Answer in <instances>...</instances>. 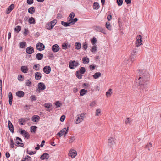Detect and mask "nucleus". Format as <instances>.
Here are the masks:
<instances>
[{"mask_svg":"<svg viewBox=\"0 0 161 161\" xmlns=\"http://www.w3.org/2000/svg\"><path fill=\"white\" fill-rule=\"evenodd\" d=\"M49 157V154L47 153H44L42 154L40 157V159L42 160L45 159L47 160Z\"/></svg>","mask_w":161,"mask_h":161,"instance_id":"4468645a","label":"nucleus"},{"mask_svg":"<svg viewBox=\"0 0 161 161\" xmlns=\"http://www.w3.org/2000/svg\"><path fill=\"white\" fill-rule=\"evenodd\" d=\"M37 127L36 126H32L31 127V132L35 133Z\"/></svg>","mask_w":161,"mask_h":161,"instance_id":"c9c22d12","label":"nucleus"},{"mask_svg":"<svg viewBox=\"0 0 161 161\" xmlns=\"http://www.w3.org/2000/svg\"><path fill=\"white\" fill-rule=\"evenodd\" d=\"M43 72L47 74H49L51 71V68L49 66H46L43 69Z\"/></svg>","mask_w":161,"mask_h":161,"instance_id":"9b49d317","label":"nucleus"},{"mask_svg":"<svg viewBox=\"0 0 161 161\" xmlns=\"http://www.w3.org/2000/svg\"><path fill=\"white\" fill-rule=\"evenodd\" d=\"M87 92V91L85 89H81L80 91V95L81 96H83L84 95L86 94Z\"/></svg>","mask_w":161,"mask_h":161,"instance_id":"a878e982","label":"nucleus"},{"mask_svg":"<svg viewBox=\"0 0 161 161\" xmlns=\"http://www.w3.org/2000/svg\"><path fill=\"white\" fill-rule=\"evenodd\" d=\"M41 77V74L38 72H37L35 74V78L37 80H40Z\"/></svg>","mask_w":161,"mask_h":161,"instance_id":"393cba45","label":"nucleus"},{"mask_svg":"<svg viewBox=\"0 0 161 161\" xmlns=\"http://www.w3.org/2000/svg\"><path fill=\"white\" fill-rule=\"evenodd\" d=\"M14 4H12L9 6L6 11V13L8 14L12 11L14 8Z\"/></svg>","mask_w":161,"mask_h":161,"instance_id":"f8f14e48","label":"nucleus"},{"mask_svg":"<svg viewBox=\"0 0 161 161\" xmlns=\"http://www.w3.org/2000/svg\"><path fill=\"white\" fill-rule=\"evenodd\" d=\"M61 24L65 27L69 26L71 25L69 21V20H68V22H65L63 21H62L61 22Z\"/></svg>","mask_w":161,"mask_h":161,"instance_id":"5701e85b","label":"nucleus"},{"mask_svg":"<svg viewBox=\"0 0 161 161\" xmlns=\"http://www.w3.org/2000/svg\"><path fill=\"white\" fill-rule=\"evenodd\" d=\"M101 75V73L100 72H97L93 75V76L94 78L96 79L99 77Z\"/></svg>","mask_w":161,"mask_h":161,"instance_id":"e433bc0d","label":"nucleus"},{"mask_svg":"<svg viewBox=\"0 0 161 161\" xmlns=\"http://www.w3.org/2000/svg\"><path fill=\"white\" fill-rule=\"evenodd\" d=\"M75 140V137L74 136H71L69 138V143H72Z\"/></svg>","mask_w":161,"mask_h":161,"instance_id":"c03bdc74","label":"nucleus"},{"mask_svg":"<svg viewBox=\"0 0 161 161\" xmlns=\"http://www.w3.org/2000/svg\"><path fill=\"white\" fill-rule=\"evenodd\" d=\"M91 42L93 45L95 44L97 42L96 38L95 37H94L93 39L91 40Z\"/></svg>","mask_w":161,"mask_h":161,"instance_id":"052dcab7","label":"nucleus"},{"mask_svg":"<svg viewBox=\"0 0 161 161\" xmlns=\"http://www.w3.org/2000/svg\"><path fill=\"white\" fill-rule=\"evenodd\" d=\"M77 21L78 19L77 18H75L74 19H72L69 20V21L71 25H74Z\"/></svg>","mask_w":161,"mask_h":161,"instance_id":"bb28decb","label":"nucleus"},{"mask_svg":"<svg viewBox=\"0 0 161 161\" xmlns=\"http://www.w3.org/2000/svg\"><path fill=\"white\" fill-rule=\"evenodd\" d=\"M79 65V63L75 61L71 60L70 61L69 63V68L71 69H74L75 68L77 67Z\"/></svg>","mask_w":161,"mask_h":161,"instance_id":"39448f33","label":"nucleus"},{"mask_svg":"<svg viewBox=\"0 0 161 161\" xmlns=\"http://www.w3.org/2000/svg\"><path fill=\"white\" fill-rule=\"evenodd\" d=\"M75 47L76 49L77 50L79 49L81 47V44L80 42H76L75 44Z\"/></svg>","mask_w":161,"mask_h":161,"instance_id":"7c9ffc66","label":"nucleus"},{"mask_svg":"<svg viewBox=\"0 0 161 161\" xmlns=\"http://www.w3.org/2000/svg\"><path fill=\"white\" fill-rule=\"evenodd\" d=\"M30 98L32 101H36L37 99L35 95H32L30 97Z\"/></svg>","mask_w":161,"mask_h":161,"instance_id":"13d9d810","label":"nucleus"},{"mask_svg":"<svg viewBox=\"0 0 161 161\" xmlns=\"http://www.w3.org/2000/svg\"><path fill=\"white\" fill-rule=\"evenodd\" d=\"M85 114V113H82L77 115L76 117V124H79L83 120Z\"/></svg>","mask_w":161,"mask_h":161,"instance_id":"f03ea898","label":"nucleus"},{"mask_svg":"<svg viewBox=\"0 0 161 161\" xmlns=\"http://www.w3.org/2000/svg\"><path fill=\"white\" fill-rule=\"evenodd\" d=\"M142 36L140 35H139L137 36L136 44V47H138L140 46L142 43Z\"/></svg>","mask_w":161,"mask_h":161,"instance_id":"423d86ee","label":"nucleus"},{"mask_svg":"<svg viewBox=\"0 0 161 161\" xmlns=\"http://www.w3.org/2000/svg\"><path fill=\"white\" fill-rule=\"evenodd\" d=\"M87 47V44L86 42H85L83 44L82 48L84 50H86Z\"/></svg>","mask_w":161,"mask_h":161,"instance_id":"8fccbe9b","label":"nucleus"},{"mask_svg":"<svg viewBox=\"0 0 161 161\" xmlns=\"http://www.w3.org/2000/svg\"><path fill=\"white\" fill-rule=\"evenodd\" d=\"M152 147V145L151 143L150 142L147 144L145 146V148H148V150H150V148Z\"/></svg>","mask_w":161,"mask_h":161,"instance_id":"864d4df0","label":"nucleus"},{"mask_svg":"<svg viewBox=\"0 0 161 161\" xmlns=\"http://www.w3.org/2000/svg\"><path fill=\"white\" fill-rule=\"evenodd\" d=\"M144 81H135L134 84L135 86H140L141 88L145 87Z\"/></svg>","mask_w":161,"mask_h":161,"instance_id":"0eeeda50","label":"nucleus"},{"mask_svg":"<svg viewBox=\"0 0 161 161\" xmlns=\"http://www.w3.org/2000/svg\"><path fill=\"white\" fill-rule=\"evenodd\" d=\"M24 135V136L27 139H28L30 137V135L29 134V133L27 131L25 133V134Z\"/></svg>","mask_w":161,"mask_h":161,"instance_id":"bf43d9fd","label":"nucleus"},{"mask_svg":"<svg viewBox=\"0 0 161 161\" xmlns=\"http://www.w3.org/2000/svg\"><path fill=\"white\" fill-rule=\"evenodd\" d=\"M62 47L63 49H66L67 48V47L65 43H63L62 45Z\"/></svg>","mask_w":161,"mask_h":161,"instance_id":"69168bd1","label":"nucleus"},{"mask_svg":"<svg viewBox=\"0 0 161 161\" xmlns=\"http://www.w3.org/2000/svg\"><path fill=\"white\" fill-rule=\"evenodd\" d=\"M95 29L96 31H98L101 32L104 34H106V32L105 30L103 29L102 27L99 26H97L95 27Z\"/></svg>","mask_w":161,"mask_h":161,"instance_id":"f3484780","label":"nucleus"},{"mask_svg":"<svg viewBox=\"0 0 161 161\" xmlns=\"http://www.w3.org/2000/svg\"><path fill=\"white\" fill-rule=\"evenodd\" d=\"M25 95L24 92L22 91H19L16 93V95L19 97H23Z\"/></svg>","mask_w":161,"mask_h":161,"instance_id":"6ab92c4d","label":"nucleus"},{"mask_svg":"<svg viewBox=\"0 0 161 161\" xmlns=\"http://www.w3.org/2000/svg\"><path fill=\"white\" fill-rule=\"evenodd\" d=\"M50 22L51 24L52 25H53V27L56 24L57 22V20L56 19H54Z\"/></svg>","mask_w":161,"mask_h":161,"instance_id":"3c124183","label":"nucleus"},{"mask_svg":"<svg viewBox=\"0 0 161 161\" xmlns=\"http://www.w3.org/2000/svg\"><path fill=\"white\" fill-rule=\"evenodd\" d=\"M68 130V127L67 129L66 128H64L58 133L57 135L59 136V137L62 136L64 134V136H65L67 134Z\"/></svg>","mask_w":161,"mask_h":161,"instance_id":"7ed1b4c3","label":"nucleus"},{"mask_svg":"<svg viewBox=\"0 0 161 161\" xmlns=\"http://www.w3.org/2000/svg\"><path fill=\"white\" fill-rule=\"evenodd\" d=\"M76 75L79 79H81L82 76L81 74L79 71L76 72Z\"/></svg>","mask_w":161,"mask_h":161,"instance_id":"4c0bfd02","label":"nucleus"},{"mask_svg":"<svg viewBox=\"0 0 161 161\" xmlns=\"http://www.w3.org/2000/svg\"><path fill=\"white\" fill-rule=\"evenodd\" d=\"M43 54L38 53L36 55V58L38 60H41L43 57Z\"/></svg>","mask_w":161,"mask_h":161,"instance_id":"c85d7f7f","label":"nucleus"},{"mask_svg":"<svg viewBox=\"0 0 161 161\" xmlns=\"http://www.w3.org/2000/svg\"><path fill=\"white\" fill-rule=\"evenodd\" d=\"M27 154H29V155H31L34 154L36 153V151H30V150H27Z\"/></svg>","mask_w":161,"mask_h":161,"instance_id":"79ce46f5","label":"nucleus"},{"mask_svg":"<svg viewBox=\"0 0 161 161\" xmlns=\"http://www.w3.org/2000/svg\"><path fill=\"white\" fill-rule=\"evenodd\" d=\"M89 86V85L87 83H84L83 85V87L85 89L87 88Z\"/></svg>","mask_w":161,"mask_h":161,"instance_id":"e2e57ef3","label":"nucleus"},{"mask_svg":"<svg viewBox=\"0 0 161 161\" xmlns=\"http://www.w3.org/2000/svg\"><path fill=\"white\" fill-rule=\"evenodd\" d=\"M69 155L72 158H74L77 155L76 151L74 150L69 152Z\"/></svg>","mask_w":161,"mask_h":161,"instance_id":"ddd939ff","label":"nucleus"},{"mask_svg":"<svg viewBox=\"0 0 161 161\" xmlns=\"http://www.w3.org/2000/svg\"><path fill=\"white\" fill-rule=\"evenodd\" d=\"M35 12V9L34 7H31L28 9V12L31 14H33Z\"/></svg>","mask_w":161,"mask_h":161,"instance_id":"2f4dec72","label":"nucleus"},{"mask_svg":"<svg viewBox=\"0 0 161 161\" xmlns=\"http://www.w3.org/2000/svg\"><path fill=\"white\" fill-rule=\"evenodd\" d=\"M46 28L48 30H51L53 28V25H52L50 22L48 23L46 25Z\"/></svg>","mask_w":161,"mask_h":161,"instance_id":"72a5a7b5","label":"nucleus"},{"mask_svg":"<svg viewBox=\"0 0 161 161\" xmlns=\"http://www.w3.org/2000/svg\"><path fill=\"white\" fill-rule=\"evenodd\" d=\"M8 128L10 131L12 133H14V128L12 123L10 120L8 121Z\"/></svg>","mask_w":161,"mask_h":161,"instance_id":"a211bd4d","label":"nucleus"},{"mask_svg":"<svg viewBox=\"0 0 161 161\" xmlns=\"http://www.w3.org/2000/svg\"><path fill=\"white\" fill-rule=\"evenodd\" d=\"M21 29V27L20 26H17L14 29L15 31L17 32H19Z\"/></svg>","mask_w":161,"mask_h":161,"instance_id":"a18cd8bd","label":"nucleus"},{"mask_svg":"<svg viewBox=\"0 0 161 161\" xmlns=\"http://www.w3.org/2000/svg\"><path fill=\"white\" fill-rule=\"evenodd\" d=\"M9 97V102L10 105H12V100H13V96L11 92H10L8 94Z\"/></svg>","mask_w":161,"mask_h":161,"instance_id":"412c9836","label":"nucleus"},{"mask_svg":"<svg viewBox=\"0 0 161 161\" xmlns=\"http://www.w3.org/2000/svg\"><path fill=\"white\" fill-rule=\"evenodd\" d=\"M117 3L119 6H120L122 4L123 1L122 0H117Z\"/></svg>","mask_w":161,"mask_h":161,"instance_id":"5fc2aeb1","label":"nucleus"},{"mask_svg":"<svg viewBox=\"0 0 161 161\" xmlns=\"http://www.w3.org/2000/svg\"><path fill=\"white\" fill-rule=\"evenodd\" d=\"M108 144L109 146L111 147L115 144L114 139L112 137H110L108 139Z\"/></svg>","mask_w":161,"mask_h":161,"instance_id":"1a4fd4ad","label":"nucleus"},{"mask_svg":"<svg viewBox=\"0 0 161 161\" xmlns=\"http://www.w3.org/2000/svg\"><path fill=\"white\" fill-rule=\"evenodd\" d=\"M26 123L25 118H21L19 119V123L21 125H24Z\"/></svg>","mask_w":161,"mask_h":161,"instance_id":"f704fd0d","label":"nucleus"},{"mask_svg":"<svg viewBox=\"0 0 161 161\" xmlns=\"http://www.w3.org/2000/svg\"><path fill=\"white\" fill-rule=\"evenodd\" d=\"M26 51L28 54H31L34 52V49L32 47L30 46L26 49Z\"/></svg>","mask_w":161,"mask_h":161,"instance_id":"2eb2a0df","label":"nucleus"},{"mask_svg":"<svg viewBox=\"0 0 161 161\" xmlns=\"http://www.w3.org/2000/svg\"><path fill=\"white\" fill-rule=\"evenodd\" d=\"M75 14L73 12H71L69 15V18H70V19H73L75 16Z\"/></svg>","mask_w":161,"mask_h":161,"instance_id":"603ef678","label":"nucleus"},{"mask_svg":"<svg viewBox=\"0 0 161 161\" xmlns=\"http://www.w3.org/2000/svg\"><path fill=\"white\" fill-rule=\"evenodd\" d=\"M38 87L39 90H43L46 89L45 85L42 82H40L38 84Z\"/></svg>","mask_w":161,"mask_h":161,"instance_id":"dca6fc26","label":"nucleus"},{"mask_svg":"<svg viewBox=\"0 0 161 161\" xmlns=\"http://www.w3.org/2000/svg\"><path fill=\"white\" fill-rule=\"evenodd\" d=\"M91 51L92 53H95L97 51V47L96 46H94L92 47Z\"/></svg>","mask_w":161,"mask_h":161,"instance_id":"4d7b16f0","label":"nucleus"},{"mask_svg":"<svg viewBox=\"0 0 161 161\" xmlns=\"http://www.w3.org/2000/svg\"><path fill=\"white\" fill-rule=\"evenodd\" d=\"M101 112V110L100 109H97L96 110L95 116H99V114H100Z\"/></svg>","mask_w":161,"mask_h":161,"instance_id":"de8ad7c7","label":"nucleus"},{"mask_svg":"<svg viewBox=\"0 0 161 161\" xmlns=\"http://www.w3.org/2000/svg\"><path fill=\"white\" fill-rule=\"evenodd\" d=\"M36 48L38 50H43L44 49L45 46L43 43L39 42L36 45Z\"/></svg>","mask_w":161,"mask_h":161,"instance_id":"6e6552de","label":"nucleus"},{"mask_svg":"<svg viewBox=\"0 0 161 161\" xmlns=\"http://www.w3.org/2000/svg\"><path fill=\"white\" fill-rule=\"evenodd\" d=\"M24 160L25 161H31L32 159L30 156L27 155L26 157L25 158Z\"/></svg>","mask_w":161,"mask_h":161,"instance_id":"37998d69","label":"nucleus"},{"mask_svg":"<svg viewBox=\"0 0 161 161\" xmlns=\"http://www.w3.org/2000/svg\"><path fill=\"white\" fill-rule=\"evenodd\" d=\"M99 8V4L97 2H95L93 5V8L94 9L97 10Z\"/></svg>","mask_w":161,"mask_h":161,"instance_id":"cd10ccee","label":"nucleus"},{"mask_svg":"<svg viewBox=\"0 0 161 161\" xmlns=\"http://www.w3.org/2000/svg\"><path fill=\"white\" fill-rule=\"evenodd\" d=\"M55 105L56 106V108L60 107L62 105V103L59 101H57L55 103Z\"/></svg>","mask_w":161,"mask_h":161,"instance_id":"49530a36","label":"nucleus"},{"mask_svg":"<svg viewBox=\"0 0 161 161\" xmlns=\"http://www.w3.org/2000/svg\"><path fill=\"white\" fill-rule=\"evenodd\" d=\"M21 70L22 72L25 73H27L28 70L27 67L25 66H21Z\"/></svg>","mask_w":161,"mask_h":161,"instance_id":"aec40b11","label":"nucleus"},{"mask_svg":"<svg viewBox=\"0 0 161 161\" xmlns=\"http://www.w3.org/2000/svg\"><path fill=\"white\" fill-rule=\"evenodd\" d=\"M138 52V49L136 47L135 48L133 49L131 52V59L132 61H133L136 57V54Z\"/></svg>","mask_w":161,"mask_h":161,"instance_id":"20e7f679","label":"nucleus"},{"mask_svg":"<svg viewBox=\"0 0 161 161\" xmlns=\"http://www.w3.org/2000/svg\"><path fill=\"white\" fill-rule=\"evenodd\" d=\"M44 107L45 108H50V107L51 106H52V105H50V104H48V103H45L44 104Z\"/></svg>","mask_w":161,"mask_h":161,"instance_id":"680f3d73","label":"nucleus"},{"mask_svg":"<svg viewBox=\"0 0 161 161\" xmlns=\"http://www.w3.org/2000/svg\"><path fill=\"white\" fill-rule=\"evenodd\" d=\"M26 43L25 42H20V46L21 48H24L26 46Z\"/></svg>","mask_w":161,"mask_h":161,"instance_id":"ea45409f","label":"nucleus"},{"mask_svg":"<svg viewBox=\"0 0 161 161\" xmlns=\"http://www.w3.org/2000/svg\"><path fill=\"white\" fill-rule=\"evenodd\" d=\"M29 32V31L27 29H24V34L25 35H26Z\"/></svg>","mask_w":161,"mask_h":161,"instance_id":"338daca9","label":"nucleus"},{"mask_svg":"<svg viewBox=\"0 0 161 161\" xmlns=\"http://www.w3.org/2000/svg\"><path fill=\"white\" fill-rule=\"evenodd\" d=\"M28 22L30 24H35V20L34 18L31 17L29 19Z\"/></svg>","mask_w":161,"mask_h":161,"instance_id":"473e14b6","label":"nucleus"},{"mask_svg":"<svg viewBox=\"0 0 161 161\" xmlns=\"http://www.w3.org/2000/svg\"><path fill=\"white\" fill-rule=\"evenodd\" d=\"M32 120L34 122L38 121L40 119V117L38 115H34L32 118Z\"/></svg>","mask_w":161,"mask_h":161,"instance_id":"4be33fe9","label":"nucleus"},{"mask_svg":"<svg viewBox=\"0 0 161 161\" xmlns=\"http://www.w3.org/2000/svg\"><path fill=\"white\" fill-rule=\"evenodd\" d=\"M82 61L83 62L84 64H87L89 63V59L87 57H84L83 58Z\"/></svg>","mask_w":161,"mask_h":161,"instance_id":"b1692460","label":"nucleus"},{"mask_svg":"<svg viewBox=\"0 0 161 161\" xmlns=\"http://www.w3.org/2000/svg\"><path fill=\"white\" fill-rule=\"evenodd\" d=\"M79 72H80L81 74H83L85 72V68L84 67H81L80 69Z\"/></svg>","mask_w":161,"mask_h":161,"instance_id":"a19ab883","label":"nucleus"},{"mask_svg":"<svg viewBox=\"0 0 161 161\" xmlns=\"http://www.w3.org/2000/svg\"><path fill=\"white\" fill-rule=\"evenodd\" d=\"M52 49L54 52H57L60 49L59 46L58 44L53 45L52 47Z\"/></svg>","mask_w":161,"mask_h":161,"instance_id":"9d476101","label":"nucleus"},{"mask_svg":"<svg viewBox=\"0 0 161 161\" xmlns=\"http://www.w3.org/2000/svg\"><path fill=\"white\" fill-rule=\"evenodd\" d=\"M140 76L138 80L141 79L143 80H147L149 77V74L146 70L141 69L139 71Z\"/></svg>","mask_w":161,"mask_h":161,"instance_id":"f257e3e1","label":"nucleus"},{"mask_svg":"<svg viewBox=\"0 0 161 161\" xmlns=\"http://www.w3.org/2000/svg\"><path fill=\"white\" fill-rule=\"evenodd\" d=\"M65 118V116L64 115H63L61 116V117L60 118V120L61 122H63Z\"/></svg>","mask_w":161,"mask_h":161,"instance_id":"0e129e2a","label":"nucleus"},{"mask_svg":"<svg viewBox=\"0 0 161 161\" xmlns=\"http://www.w3.org/2000/svg\"><path fill=\"white\" fill-rule=\"evenodd\" d=\"M40 65L39 64H37L34 65L33 67V69L36 70H38L40 68Z\"/></svg>","mask_w":161,"mask_h":161,"instance_id":"09e8293b","label":"nucleus"},{"mask_svg":"<svg viewBox=\"0 0 161 161\" xmlns=\"http://www.w3.org/2000/svg\"><path fill=\"white\" fill-rule=\"evenodd\" d=\"M131 120L129 118H127L126 119L125 123L126 124H130L131 122Z\"/></svg>","mask_w":161,"mask_h":161,"instance_id":"6e6d98bb","label":"nucleus"},{"mask_svg":"<svg viewBox=\"0 0 161 161\" xmlns=\"http://www.w3.org/2000/svg\"><path fill=\"white\" fill-rule=\"evenodd\" d=\"M27 2L28 4H31L33 3V0H27Z\"/></svg>","mask_w":161,"mask_h":161,"instance_id":"774afa93","label":"nucleus"},{"mask_svg":"<svg viewBox=\"0 0 161 161\" xmlns=\"http://www.w3.org/2000/svg\"><path fill=\"white\" fill-rule=\"evenodd\" d=\"M106 27L109 30H111V26L109 22H106Z\"/></svg>","mask_w":161,"mask_h":161,"instance_id":"58836bf2","label":"nucleus"},{"mask_svg":"<svg viewBox=\"0 0 161 161\" xmlns=\"http://www.w3.org/2000/svg\"><path fill=\"white\" fill-rule=\"evenodd\" d=\"M111 89H109L106 93V96L107 97H110L112 94Z\"/></svg>","mask_w":161,"mask_h":161,"instance_id":"c756f323","label":"nucleus"}]
</instances>
